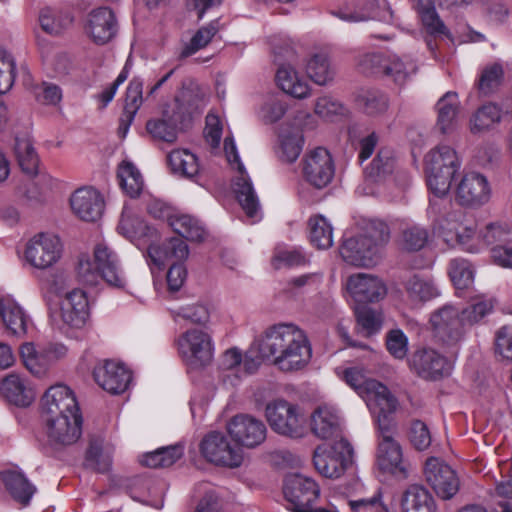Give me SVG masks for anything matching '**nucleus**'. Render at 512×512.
Segmentation results:
<instances>
[{
  "instance_id": "nucleus-1",
  "label": "nucleus",
  "mask_w": 512,
  "mask_h": 512,
  "mask_svg": "<svg viewBox=\"0 0 512 512\" xmlns=\"http://www.w3.org/2000/svg\"><path fill=\"white\" fill-rule=\"evenodd\" d=\"M258 350L261 358L271 359L284 372L303 369L312 357L306 333L291 323H280L266 329L258 340Z\"/></svg>"
},
{
  "instance_id": "nucleus-2",
  "label": "nucleus",
  "mask_w": 512,
  "mask_h": 512,
  "mask_svg": "<svg viewBox=\"0 0 512 512\" xmlns=\"http://www.w3.org/2000/svg\"><path fill=\"white\" fill-rule=\"evenodd\" d=\"M203 106L204 94L199 88L183 89L172 103L163 108L160 117L147 121L146 131L154 140L173 143L179 131L190 125L193 113Z\"/></svg>"
},
{
  "instance_id": "nucleus-3",
  "label": "nucleus",
  "mask_w": 512,
  "mask_h": 512,
  "mask_svg": "<svg viewBox=\"0 0 512 512\" xmlns=\"http://www.w3.org/2000/svg\"><path fill=\"white\" fill-rule=\"evenodd\" d=\"M389 239L390 230L385 222L363 218L358 223V232L342 243L340 255L350 265L373 267L380 261Z\"/></svg>"
},
{
  "instance_id": "nucleus-4",
  "label": "nucleus",
  "mask_w": 512,
  "mask_h": 512,
  "mask_svg": "<svg viewBox=\"0 0 512 512\" xmlns=\"http://www.w3.org/2000/svg\"><path fill=\"white\" fill-rule=\"evenodd\" d=\"M77 276L81 283L88 286H96L100 279L117 288H122L125 285V276L118 256L105 243L95 246L94 262H91L87 256L79 258Z\"/></svg>"
},
{
  "instance_id": "nucleus-5",
  "label": "nucleus",
  "mask_w": 512,
  "mask_h": 512,
  "mask_svg": "<svg viewBox=\"0 0 512 512\" xmlns=\"http://www.w3.org/2000/svg\"><path fill=\"white\" fill-rule=\"evenodd\" d=\"M393 413H382L375 416L379 430L376 463L378 468L398 480L408 478L411 471L410 463L403 458L400 444L394 439Z\"/></svg>"
},
{
  "instance_id": "nucleus-6",
  "label": "nucleus",
  "mask_w": 512,
  "mask_h": 512,
  "mask_svg": "<svg viewBox=\"0 0 512 512\" xmlns=\"http://www.w3.org/2000/svg\"><path fill=\"white\" fill-rule=\"evenodd\" d=\"M343 379L366 402L373 415L396 411L397 399L388 388L377 380L367 378L360 368L345 369Z\"/></svg>"
},
{
  "instance_id": "nucleus-7",
  "label": "nucleus",
  "mask_w": 512,
  "mask_h": 512,
  "mask_svg": "<svg viewBox=\"0 0 512 512\" xmlns=\"http://www.w3.org/2000/svg\"><path fill=\"white\" fill-rule=\"evenodd\" d=\"M425 167L429 189L435 196L442 197L449 192L460 162L453 148L439 145L425 156Z\"/></svg>"
},
{
  "instance_id": "nucleus-8",
  "label": "nucleus",
  "mask_w": 512,
  "mask_h": 512,
  "mask_svg": "<svg viewBox=\"0 0 512 512\" xmlns=\"http://www.w3.org/2000/svg\"><path fill=\"white\" fill-rule=\"evenodd\" d=\"M433 336L438 343L447 348H457L464 340L468 327L460 308L445 304L430 315Z\"/></svg>"
},
{
  "instance_id": "nucleus-9",
  "label": "nucleus",
  "mask_w": 512,
  "mask_h": 512,
  "mask_svg": "<svg viewBox=\"0 0 512 512\" xmlns=\"http://www.w3.org/2000/svg\"><path fill=\"white\" fill-rule=\"evenodd\" d=\"M267 422L278 435L291 439L302 438L306 434V418L301 409L286 400L269 402L265 408Z\"/></svg>"
},
{
  "instance_id": "nucleus-10",
  "label": "nucleus",
  "mask_w": 512,
  "mask_h": 512,
  "mask_svg": "<svg viewBox=\"0 0 512 512\" xmlns=\"http://www.w3.org/2000/svg\"><path fill=\"white\" fill-rule=\"evenodd\" d=\"M177 344L179 355L191 369L204 368L213 360L214 344L211 335L206 331L188 329L179 336Z\"/></svg>"
},
{
  "instance_id": "nucleus-11",
  "label": "nucleus",
  "mask_w": 512,
  "mask_h": 512,
  "mask_svg": "<svg viewBox=\"0 0 512 512\" xmlns=\"http://www.w3.org/2000/svg\"><path fill=\"white\" fill-rule=\"evenodd\" d=\"M353 448L344 438L334 441L328 448L325 445L317 446L313 454V463L316 470L327 478L340 477L351 463Z\"/></svg>"
},
{
  "instance_id": "nucleus-12",
  "label": "nucleus",
  "mask_w": 512,
  "mask_h": 512,
  "mask_svg": "<svg viewBox=\"0 0 512 512\" xmlns=\"http://www.w3.org/2000/svg\"><path fill=\"white\" fill-rule=\"evenodd\" d=\"M224 150L228 161L237 163L239 176L236 177L234 182V191L236 193L237 199L246 215L255 221L258 218V213L260 210L259 201L253 189L250 178L248 177L243 164L239 160L236 145L232 138H225Z\"/></svg>"
},
{
  "instance_id": "nucleus-13",
  "label": "nucleus",
  "mask_w": 512,
  "mask_h": 512,
  "mask_svg": "<svg viewBox=\"0 0 512 512\" xmlns=\"http://www.w3.org/2000/svg\"><path fill=\"white\" fill-rule=\"evenodd\" d=\"M304 179L314 188L327 187L334 178L335 164L330 152L324 147L309 151L302 161Z\"/></svg>"
},
{
  "instance_id": "nucleus-14",
  "label": "nucleus",
  "mask_w": 512,
  "mask_h": 512,
  "mask_svg": "<svg viewBox=\"0 0 512 512\" xmlns=\"http://www.w3.org/2000/svg\"><path fill=\"white\" fill-rule=\"evenodd\" d=\"M424 476L436 495L443 500L453 498L459 491L460 481L455 470L438 457L426 460Z\"/></svg>"
},
{
  "instance_id": "nucleus-15",
  "label": "nucleus",
  "mask_w": 512,
  "mask_h": 512,
  "mask_svg": "<svg viewBox=\"0 0 512 512\" xmlns=\"http://www.w3.org/2000/svg\"><path fill=\"white\" fill-rule=\"evenodd\" d=\"M62 244L56 235L38 233L26 244L25 259L37 269L53 266L61 257Z\"/></svg>"
},
{
  "instance_id": "nucleus-16",
  "label": "nucleus",
  "mask_w": 512,
  "mask_h": 512,
  "mask_svg": "<svg viewBox=\"0 0 512 512\" xmlns=\"http://www.w3.org/2000/svg\"><path fill=\"white\" fill-rule=\"evenodd\" d=\"M227 431L238 445L249 449L260 446L267 437L265 423L250 414L233 416L227 424Z\"/></svg>"
},
{
  "instance_id": "nucleus-17",
  "label": "nucleus",
  "mask_w": 512,
  "mask_h": 512,
  "mask_svg": "<svg viewBox=\"0 0 512 512\" xmlns=\"http://www.w3.org/2000/svg\"><path fill=\"white\" fill-rule=\"evenodd\" d=\"M492 195L491 185L481 173H466L456 187V201L459 205L476 209L490 201Z\"/></svg>"
},
{
  "instance_id": "nucleus-18",
  "label": "nucleus",
  "mask_w": 512,
  "mask_h": 512,
  "mask_svg": "<svg viewBox=\"0 0 512 512\" xmlns=\"http://www.w3.org/2000/svg\"><path fill=\"white\" fill-rule=\"evenodd\" d=\"M201 452L208 461L230 468L239 467L243 461L241 448L232 446L219 432H212L202 440Z\"/></svg>"
},
{
  "instance_id": "nucleus-19",
  "label": "nucleus",
  "mask_w": 512,
  "mask_h": 512,
  "mask_svg": "<svg viewBox=\"0 0 512 512\" xmlns=\"http://www.w3.org/2000/svg\"><path fill=\"white\" fill-rule=\"evenodd\" d=\"M284 495L296 512H305L318 499L320 489L311 478L301 474L289 475L284 483Z\"/></svg>"
},
{
  "instance_id": "nucleus-20",
  "label": "nucleus",
  "mask_w": 512,
  "mask_h": 512,
  "mask_svg": "<svg viewBox=\"0 0 512 512\" xmlns=\"http://www.w3.org/2000/svg\"><path fill=\"white\" fill-rule=\"evenodd\" d=\"M84 30L97 45L110 42L118 32V21L113 10L108 7L91 10L87 14Z\"/></svg>"
},
{
  "instance_id": "nucleus-21",
  "label": "nucleus",
  "mask_w": 512,
  "mask_h": 512,
  "mask_svg": "<svg viewBox=\"0 0 512 512\" xmlns=\"http://www.w3.org/2000/svg\"><path fill=\"white\" fill-rule=\"evenodd\" d=\"M440 235L449 247H460L470 253H476L480 249V235L477 234L473 222L446 219L441 225Z\"/></svg>"
},
{
  "instance_id": "nucleus-22",
  "label": "nucleus",
  "mask_w": 512,
  "mask_h": 512,
  "mask_svg": "<svg viewBox=\"0 0 512 512\" xmlns=\"http://www.w3.org/2000/svg\"><path fill=\"white\" fill-rule=\"evenodd\" d=\"M409 365L418 376L427 380H437L450 370L446 357L431 348L415 351L409 359Z\"/></svg>"
},
{
  "instance_id": "nucleus-23",
  "label": "nucleus",
  "mask_w": 512,
  "mask_h": 512,
  "mask_svg": "<svg viewBox=\"0 0 512 512\" xmlns=\"http://www.w3.org/2000/svg\"><path fill=\"white\" fill-rule=\"evenodd\" d=\"M42 417L46 423L48 437L52 442L60 445H71L79 439L82 425L80 413Z\"/></svg>"
},
{
  "instance_id": "nucleus-24",
  "label": "nucleus",
  "mask_w": 512,
  "mask_h": 512,
  "mask_svg": "<svg viewBox=\"0 0 512 512\" xmlns=\"http://www.w3.org/2000/svg\"><path fill=\"white\" fill-rule=\"evenodd\" d=\"M189 255L186 242L179 237H173L160 245L152 244L147 249L148 263L159 270L172 264H183Z\"/></svg>"
},
{
  "instance_id": "nucleus-25",
  "label": "nucleus",
  "mask_w": 512,
  "mask_h": 512,
  "mask_svg": "<svg viewBox=\"0 0 512 512\" xmlns=\"http://www.w3.org/2000/svg\"><path fill=\"white\" fill-rule=\"evenodd\" d=\"M347 290L358 303L377 302L387 294L384 282L379 277L367 273H356L349 276Z\"/></svg>"
},
{
  "instance_id": "nucleus-26",
  "label": "nucleus",
  "mask_w": 512,
  "mask_h": 512,
  "mask_svg": "<svg viewBox=\"0 0 512 512\" xmlns=\"http://www.w3.org/2000/svg\"><path fill=\"white\" fill-rule=\"evenodd\" d=\"M42 416L73 415L79 407L72 390L62 384L51 386L41 400Z\"/></svg>"
},
{
  "instance_id": "nucleus-27",
  "label": "nucleus",
  "mask_w": 512,
  "mask_h": 512,
  "mask_svg": "<svg viewBox=\"0 0 512 512\" xmlns=\"http://www.w3.org/2000/svg\"><path fill=\"white\" fill-rule=\"evenodd\" d=\"M93 374L97 384L111 394L125 392L132 379L131 372L122 363L109 360L97 366Z\"/></svg>"
},
{
  "instance_id": "nucleus-28",
  "label": "nucleus",
  "mask_w": 512,
  "mask_h": 512,
  "mask_svg": "<svg viewBox=\"0 0 512 512\" xmlns=\"http://www.w3.org/2000/svg\"><path fill=\"white\" fill-rule=\"evenodd\" d=\"M70 205L73 213L80 219L94 222L102 216L104 199L96 189L82 187L71 195Z\"/></svg>"
},
{
  "instance_id": "nucleus-29",
  "label": "nucleus",
  "mask_w": 512,
  "mask_h": 512,
  "mask_svg": "<svg viewBox=\"0 0 512 512\" xmlns=\"http://www.w3.org/2000/svg\"><path fill=\"white\" fill-rule=\"evenodd\" d=\"M89 318V303L86 292L73 289L61 301V319L65 325L81 329Z\"/></svg>"
},
{
  "instance_id": "nucleus-30",
  "label": "nucleus",
  "mask_w": 512,
  "mask_h": 512,
  "mask_svg": "<svg viewBox=\"0 0 512 512\" xmlns=\"http://www.w3.org/2000/svg\"><path fill=\"white\" fill-rule=\"evenodd\" d=\"M310 429L317 438L326 440L340 435V421L336 411L320 406L310 416Z\"/></svg>"
},
{
  "instance_id": "nucleus-31",
  "label": "nucleus",
  "mask_w": 512,
  "mask_h": 512,
  "mask_svg": "<svg viewBox=\"0 0 512 512\" xmlns=\"http://www.w3.org/2000/svg\"><path fill=\"white\" fill-rule=\"evenodd\" d=\"M436 126L442 134L452 133L458 125L460 102L455 92H447L436 103Z\"/></svg>"
},
{
  "instance_id": "nucleus-32",
  "label": "nucleus",
  "mask_w": 512,
  "mask_h": 512,
  "mask_svg": "<svg viewBox=\"0 0 512 512\" xmlns=\"http://www.w3.org/2000/svg\"><path fill=\"white\" fill-rule=\"evenodd\" d=\"M0 392L8 402L20 407L29 406L35 398L32 388L17 374H10L2 380Z\"/></svg>"
},
{
  "instance_id": "nucleus-33",
  "label": "nucleus",
  "mask_w": 512,
  "mask_h": 512,
  "mask_svg": "<svg viewBox=\"0 0 512 512\" xmlns=\"http://www.w3.org/2000/svg\"><path fill=\"white\" fill-rule=\"evenodd\" d=\"M275 78L278 87L294 98L303 99L310 95L307 81L289 64H279Z\"/></svg>"
},
{
  "instance_id": "nucleus-34",
  "label": "nucleus",
  "mask_w": 512,
  "mask_h": 512,
  "mask_svg": "<svg viewBox=\"0 0 512 512\" xmlns=\"http://www.w3.org/2000/svg\"><path fill=\"white\" fill-rule=\"evenodd\" d=\"M1 480L12 498L26 506L36 492V487L19 471L7 470L1 472Z\"/></svg>"
},
{
  "instance_id": "nucleus-35",
  "label": "nucleus",
  "mask_w": 512,
  "mask_h": 512,
  "mask_svg": "<svg viewBox=\"0 0 512 512\" xmlns=\"http://www.w3.org/2000/svg\"><path fill=\"white\" fill-rule=\"evenodd\" d=\"M404 512H436L435 501L430 492L421 485H411L402 497Z\"/></svg>"
},
{
  "instance_id": "nucleus-36",
  "label": "nucleus",
  "mask_w": 512,
  "mask_h": 512,
  "mask_svg": "<svg viewBox=\"0 0 512 512\" xmlns=\"http://www.w3.org/2000/svg\"><path fill=\"white\" fill-rule=\"evenodd\" d=\"M143 82L139 78L130 81L125 98L124 111L120 118L119 130L125 135L142 105Z\"/></svg>"
},
{
  "instance_id": "nucleus-37",
  "label": "nucleus",
  "mask_w": 512,
  "mask_h": 512,
  "mask_svg": "<svg viewBox=\"0 0 512 512\" xmlns=\"http://www.w3.org/2000/svg\"><path fill=\"white\" fill-rule=\"evenodd\" d=\"M304 144L303 135L290 126L282 125L279 132L278 155L282 161L292 163L299 157Z\"/></svg>"
},
{
  "instance_id": "nucleus-38",
  "label": "nucleus",
  "mask_w": 512,
  "mask_h": 512,
  "mask_svg": "<svg viewBox=\"0 0 512 512\" xmlns=\"http://www.w3.org/2000/svg\"><path fill=\"white\" fill-rule=\"evenodd\" d=\"M117 178L122 190L131 198L138 197L143 188L144 180L139 169L128 160L118 165Z\"/></svg>"
},
{
  "instance_id": "nucleus-39",
  "label": "nucleus",
  "mask_w": 512,
  "mask_h": 512,
  "mask_svg": "<svg viewBox=\"0 0 512 512\" xmlns=\"http://www.w3.org/2000/svg\"><path fill=\"white\" fill-rule=\"evenodd\" d=\"M0 315L6 327L15 335L26 333L27 317L22 308L10 297L0 299Z\"/></svg>"
},
{
  "instance_id": "nucleus-40",
  "label": "nucleus",
  "mask_w": 512,
  "mask_h": 512,
  "mask_svg": "<svg viewBox=\"0 0 512 512\" xmlns=\"http://www.w3.org/2000/svg\"><path fill=\"white\" fill-rule=\"evenodd\" d=\"M356 104L368 116L383 115L389 108L388 96L378 89H364L356 95Z\"/></svg>"
},
{
  "instance_id": "nucleus-41",
  "label": "nucleus",
  "mask_w": 512,
  "mask_h": 512,
  "mask_svg": "<svg viewBox=\"0 0 512 512\" xmlns=\"http://www.w3.org/2000/svg\"><path fill=\"white\" fill-rule=\"evenodd\" d=\"M171 228L180 236L190 241H201L205 230L197 219L190 215L174 214L168 218Z\"/></svg>"
},
{
  "instance_id": "nucleus-42",
  "label": "nucleus",
  "mask_w": 512,
  "mask_h": 512,
  "mask_svg": "<svg viewBox=\"0 0 512 512\" xmlns=\"http://www.w3.org/2000/svg\"><path fill=\"white\" fill-rule=\"evenodd\" d=\"M405 291L414 303L429 301L439 295L433 281L420 275H413L405 282Z\"/></svg>"
},
{
  "instance_id": "nucleus-43",
  "label": "nucleus",
  "mask_w": 512,
  "mask_h": 512,
  "mask_svg": "<svg viewBox=\"0 0 512 512\" xmlns=\"http://www.w3.org/2000/svg\"><path fill=\"white\" fill-rule=\"evenodd\" d=\"M171 170L186 178H193L199 172V164L195 154L187 149H175L168 155Z\"/></svg>"
},
{
  "instance_id": "nucleus-44",
  "label": "nucleus",
  "mask_w": 512,
  "mask_h": 512,
  "mask_svg": "<svg viewBox=\"0 0 512 512\" xmlns=\"http://www.w3.org/2000/svg\"><path fill=\"white\" fill-rule=\"evenodd\" d=\"M173 320L180 324L182 321L205 326L210 320V308L204 303H192L171 310Z\"/></svg>"
},
{
  "instance_id": "nucleus-45",
  "label": "nucleus",
  "mask_w": 512,
  "mask_h": 512,
  "mask_svg": "<svg viewBox=\"0 0 512 512\" xmlns=\"http://www.w3.org/2000/svg\"><path fill=\"white\" fill-rule=\"evenodd\" d=\"M25 367L34 375H44L51 366L43 347L37 349L33 343H25L20 348Z\"/></svg>"
},
{
  "instance_id": "nucleus-46",
  "label": "nucleus",
  "mask_w": 512,
  "mask_h": 512,
  "mask_svg": "<svg viewBox=\"0 0 512 512\" xmlns=\"http://www.w3.org/2000/svg\"><path fill=\"white\" fill-rule=\"evenodd\" d=\"M500 108L493 103L481 106L470 119V130L473 134L492 129L501 120Z\"/></svg>"
},
{
  "instance_id": "nucleus-47",
  "label": "nucleus",
  "mask_w": 512,
  "mask_h": 512,
  "mask_svg": "<svg viewBox=\"0 0 512 512\" xmlns=\"http://www.w3.org/2000/svg\"><path fill=\"white\" fill-rule=\"evenodd\" d=\"M309 238L312 245L318 249H328L333 244V228L322 215H316L309 219Z\"/></svg>"
},
{
  "instance_id": "nucleus-48",
  "label": "nucleus",
  "mask_w": 512,
  "mask_h": 512,
  "mask_svg": "<svg viewBox=\"0 0 512 512\" xmlns=\"http://www.w3.org/2000/svg\"><path fill=\"white\" fill-rule=\"evenodd\" d=\"M183 455L181 445L159 448L142 456L141 463L150 468H165L173 465Z\"/></svg>"
},
{
  "instance_id": "nucleus-49",
  "label": "nucleus",
  "mask_w": 512,
  "mask_h": 512,
  "mask_svg": "<svg viewBox=\"0 0 512 512\" xmlns=\"http://www.w3.org/2000/svg\"><path fill=\"white\" fill-rule=\"evenodd\" d=\"M15 155L22 171L27 175L34 176L38 172L39 158L28 138L15 139Z\"/></svg>"
},
{
  "instance_id": "nucleus-50",
  "label": "nucleus",
  "mask_w": 512,
  "mask_h": 512,
  "mask_svg": "<svg viewBox=\"0 0 512 512\" xmlns=\"http://www.w3.org/2000/svg\"><path fill=\"white\" fill-rule=\"evenodd\" d=\"M416 69L412 60H404L397 55H388L383 75L392 79L396 85L402 86L410 75L416 72Z\"/></svg>"
},
{
  "instance_id": "nucleus-51",
  "label": "nucleus",
  "mask_w": 512,
  "mask_h": 512,
  "mask_svg": "<svg viewBox=\"0 0 512 512\" xmlns=\"http://www.w3.org/2000/svg\"><path fill=\"white\" fill-rule=\"evenodd\" d=\"M308 77L317 85L324 86L330 83L334 77V71L325 54L312 55L306 64Z\"/></svg>"
},
{
  "instance_id": "nucleus-52",
  "label": "nucleus",
  "mask_w": 512,
  "mask_h": 512,
  "mask_svg": "<svg viewBox=\"0 0 512 512\" xmlns=\"http://www.w3.org/2000/svg\"><path fill=\"white\" fill-rule=\"evenodd\" d=\"M39 22L45 32L57 35L72 24L73 17L69 12L44 9L40 14Z\"/></svg>"
},
{
  "instance_id": "nucleus-53",
  "label": "nucleus",
  "mask_w": 512,
  "mask_h": 512,
  "mask_svg": "<svg viewBox=\"0 0 512 512\" xmlns=\"http://www.w3.org/2000/svg\"><path fill=\"white\" fill-rule=\"evenodd\" d=\"M112 465V456L109 451H104L98 441L90 442L86 452L85 466L97 473H106Z\"/></svg>"
},
{
  "instance_id": "nucleus-54",
  "label": "nucleus",
  "mask_w": 512,
  "mask_h": 512,
  "mask_svg": "<svg viewBox=\"0 0 512 512\" xmlns=\"http://www.w3.org/2000/svg\"><path fill=\"white\" fill-rule=\"evenodd\" d=\"M504 79V70L501 64L493 63L485 66L481 71L477 87L480 93L489 95L494 92Z\"/></svg>"
},
{
  "instance_id": "nucleus-55",
  "label": "nucleus",
  "mask_w": 512,
  "mask_h": 512,
  "mask_svg": "<svg viewBox=\"0 0 512 512\" xmlns=\"http://www.w3.org/2000/svg\"><path fill=\"white\" fill-rule=\"evenodd\" d=\"M219 28L217 22H211L207 26L201 27L182 49L180 56L182 58L195 54L200 49L206 47L212 38L217 34Z\"/></svg>"
},
{
  "instance_id": "nucleus-56",
  "label": "nucleus",
  "mask_w": 512,
  "mask_h": 512,
  "mask_svg": "<svg viewBox=\"0 0 512 512\" xmlns=\"http://www.w3.org/2000/svg\"><path fill=\"white\" fill-rule=\"evenodd\" d=\"M448 273L457 289H466L473 283L474 270L465 259L451 260Z\"/></svg>"
},
{
  "instance_id": "nucleus-57",
  "label": "nucleus",
  "mask_w": 512,
  "mask_h": 512,
  "mask_svg": "<svg viewBox=\"0 0 512 512\" xmlns=\"http://www.w3.org/2000/svg\"><path fill=\"white\" fill-rule=\"evenodd\" d=\"M394 157L391 150L380 149L372 162L364 168L366 176L379 179L391 173L394 168Z\"/></svg>"
},
{
  "instance_id": "nucleus-58",
  "label": "nucleus",
  "mask_w": 512,
  "mask_h": 512,
  "mask_svg": "<svg viewBox=\"0 0 512 512\" xmlns=\"http://www.w3.org/2000/svg\"><path fill=\"white\" fill-rule=\"evenodd\" d=\"M493 302L483 297H478L470 302L466 307L460 308L462 317L470 329L471 326L480 322L485 316L491 313Z\"/></svg>"
},
{
  "instance_id": "nucleus-59",
  "label": "nucleus",
  "mask_w": 512,
  "mask_h": 512,
  "mask_svg": "<svg viewBox=\"0 0 512 512\" xmlns=\"http://www.w3.org/2000/svg\"><path fill=\"white\" fill-rule=\"evenodd\" d=\"M357 323L365 336L378 333L383 324L382 314L369 307H360L356 310Z\"/></svg>"
},
{
  "instance_id": "nucleus-60",
  "label": "nucleus",
  "mask_w": 512,
  "mask_h": 512,
  "mask_svg": "<svg viewBox=\"0 0 512 512\" xmlns=\"http://www.w3.org/2000/svg\"><path fill=\"white\" fill-rule=\"evenodd\" d=\"M347 112V108L341 102L330 96L319 97L314 106V113L327 121H333L338 116H345Z\"/></svg>"
},
{
  "instance_id": "nucleus-61",
  "label": "nucleus",
  "mask_w": 512,
  "mask_h": 512,
  "mask_svg": "<svg viewBox=\"0 0 512 512\" xmlns=\"http://www.w3.org/2000/svg\"><path fill=\"white\" fill-rule=\"evenodd\" d=\"M428 231L419 225H412L402 231L401 246L407 251H419L428 241Z\"/></svg>"
},
{
  "instance_id": "nucleus-62",
  "label": "nucleus",
  "mask_w": 512,
  "mask_h": 512,
  "mask_svg": "<svg viewBox=\"0 0 512 512\" xmlns=\"http://www.w3.org/2000/svg\"><path fill=\"white\" fill-rule=\"evenodd\" d=\"M348 506L352 512H390L389 506L384 502L381 490H377L368 498L349 500Z\"/></svg>"
},
{
  "instance_id": "nucleus-63",
  "label": "nucleus",
  "mask_w": 512,
  "mask_h": 512,
  "mask_svg": "<svg viewBox=\"0 0 512 512\" xmlns=\"http://www.w3.org/2000/svg\"><path fill=\"white\" fill-rule=\"evenodd\" d=\"M386 348L395 359H404L408 352V338L400 329H392L386 334Z\"/></svg>"
},
{
  "instance_id": "nucleus-64",
  "label": "nucleus",
  "mask_w": 512,
  "mask_h": 512,
  "mask_svg": "<svg viewBox=\"0 0 512 512\" xmlns=\"http://www.w3.org/2000/svg\"><path fill=\"white\" fill-rule=\"evenodd\" d=\"M15 63L12 56L0 46V94L8 92L14 83Z\"/></svg>"
}]
</instances>
